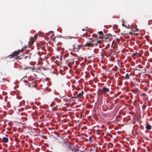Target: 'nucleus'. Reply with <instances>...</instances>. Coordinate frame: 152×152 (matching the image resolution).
I'll return each mask as SVG.
<instances>
[{"mask_svg": "<svg viewBox=\"0 0 152 152\" xmlns=\"http://www.w3.org/2000/svg\"><path fill=\"white\" fill-rule=\"evenodd\" d=\"M23 50V49H22L14 51L12 54H10L9 56L8 57L10 58H14L15 59H19V57L18 56L20 53H21Z\"/></svg>", "mask_w": 152, "mask_h": 152, "instance_id": "f257e3e1", "label": "nucleus"}, {"mask_svg": "<svg viewBox=\"0 0 152 152\" xmlns=\"http://www.w3.org/2000/svg\"><path fill=\"white\" fill-rule=\"evenodd\" d=\"M37 37V34H36L34 35L33 37H31L29 43L30 45H32L34 43V41L36 40Z\"/></svg>", "mask_w": 152, "mask_h": 152, "instance_id": "f03ea898", "label": "nucleus"}, {"mask_svg": "<svg viewBox=\"0 0 152 152\" xmlns=\"http://www.w3.org/2000/svg\"><path fill=\"white\" fill-rule=\"evenodd\" d=\"M84 94L83 91H77V98H81Z\"/></svg>", "mask_w": 152, "mask_h": 152, "instance_id": "7ed1b4c3", "label": "nucleus"}, {"mask_svg": "<svg viewBox=\"0 0 152 152\" xmlns=\"http://www.w3.org/2000/svg\"><path fill=\"white\" fill-rule=\"evenodd\" d=\"M84 148L83 146H78V145H77V152H84L83 151Z\"/></svg>", "mask_w": 152, "mask_h": 152, "instance_id": "20e7f679", "label": "nucleus"}, {"mask_svg": "<svg viewBox=\"0 0 152 152\" xmlns=\"http://www.w3.org/2000/svg\"><path fill=\"white\" fill-rule=\"evenodd\" d=\"M110 90L109 88L104 86L102 87V92L104 93L105 94L109 92Z\"/></svg>", "mask_w": 152, "mask_h": 152, "instance_id": "39448f33", "label": "nucleus"}, {"mask_svg": "<svg viewBox=\"0 0 152 152\" xmlns=\"http://www.w3.org/2000/svg\"><path fill=\"white\" fill-rule=\"evenodd\" d=\"M94 44L91 43V42L88 43L87 42L85 45H84L83 46L85 47H91L94 46Z\"/></svg>", "mask_w": 152, "mask_h": 152, "instance_id": "423d86ee", "label": "nucleus"}, {"mask_svg": "<svg viewBox=\"0 0 152 152\" xmlns=\"http://www.w3.org/2000/svg\"><path fill=\"white\" fill-rule=\"evenodd\" d=\"M109 36L106 35V36H104V41L105 42H109L110 41V39L109 38Z\"/></svg>", "mask_w": 152, "mask_h": 152, "instance_id": "0eeeda50", "label": "nucleus"}, {"mask_svg": "<svg viewBox=\"0 0 152 152\" xmlns=\"http://www.w3.org/2000/svg\"><path fill=\"white\" fill-rule=\"evenodd\" d=\"M93 40L94 41H93V42H94L95 41L96 42V43L95 42L94 44V45L96 46L97 45H98L99 44H100L102 42L101 41L98 40L97 39H96L95 38L93 39Z\"/></svg>", "mask_w": 152, "mask_h": 152, "instance_id": "6e6552de", "label": "nucleus"}, {"mask_svg": "<svg viewBox=\"0 0 152 152\" xmlns=\"http://www.w3.org/2000/svg\"><path fill=\"white\" fill-rule=\"evenodd\" d=\"M8 140V139L7 137H4L3 138V142L4 143H7Z\"/></svg>", "mask_w": 152, "mask_h": 152, "instance_id": "1a4fd4ad", "label": "nucleus"}, {"mask_svg": "<svg viewBox=\"0 0 152 152\" xmlns=\"http://www.w3.org/2000/svg\"><path fill=\"white\" fill-rule=\"evenodd\" d=\"M145 128L148 130H150L151 129V126L148 124H147Z\"/></svg>", "mask_w": 152, "mask_h": 152, "instance_id": "9d476101", "label": "nucleus"}, {"mask_svg": "<svg viewBox=\"0 0 152 152\" xmlns=\"http://www.w3.org/2000/svg\"><path fill=\"white\" fill-rule=\"evenodd\" d=\"M124 78L126 80L129 79L130 77L129 74L128 73H126L125 75V77H124Z\"/></svg>", "mask_w": 152, "mask_h": 152, "instance_id": "9b49d317", "label": "nucleus"}, {"mask_svg": "<svg viewBox=\"0 0 152 152\" xmlns=\"http://www.w3.org/2000/svg\"><path fill=\"white\" fill-rule=\"evenodd\" d=\"M70 148H69L67 150V152H68V151H74V152H76V150H75V149H73V148L71 146L70 147Z\"/></svg>", "mask_w": 152, "mask_h": 152, "instance_id": "f8f14e48", "label": "nucleus"}, {"mask_svg": "<svg viewBox=\"0 0 152 152\" xmlns=\"http://www.w3.org/2000/svg\"><path fill=\"white\" fill-rule=\"evenodd\" d=\"M132 56L133 57H136V56L137 57H139V56H138V54L137 52H136L135 53L133 54H132Z\"/></svg>", "mask_w": 152, "mask_h": 152, "instance_id": "ddd939ff", "label": "nucleus"}, {"mask_svg": "<svg viewBox=\"0 0 152 152\" xmlns=\"http://www.w3.org/2000/svg\"><path fill=\"white\" fill-rule=\"evenodd\" d=\"M48 58L47 56H45L43 58H42L40 57V60H41L45 61Z\"/></svg>", "mask_w": 152, "mask_h": 152, "instance_id": "4468645a", "label": "nucleus"}, {"mask_svg": "<svg viewBox=\"0 0 152 152\" xmlns=\"http://www.w3.org/2000/svg\"><path fill=\"white\" fill-rule=\"evenodd\" d=\"M138 89H133L132 90V91L134 93H137L138 92Z\"/></svg>", "mask_w": 152, "mask_h": 152, "instance_id": "2eb2a0df", "label": "nucleus"}, {"mask_svg": "<svg viewBox=\"0 0 152 152\" xmlns=\"http://www.w3.org/2000/svg\"><path fill=\"white\" fill-rule=\"evenodd\" d=\"M83 46V45L82 44H80V45H78L77 46V49L78 50H79L81 48H82Z\"/></svg>", "mask_w": 152, "mask_h": 152, "instance_id": "dca6fc26", "label": "nucleus"}, {"mask_svg": "<svg viewBox=\"0 0 152 152\" xmlns=\"http://www.w3.org/2000/svg\"><path fill=\"white\" fill-rule=\"evenodd\" d=\"M82 126V123H79L78 125V127L79 129H80V127H81Z\"/></svg>", "mask_w": 152, "mask_h": 152, "instance_id": "f3484780", "label": "nucleus"}, {"mask_svg": "<svg viewBox=\"0 0 152 152\" xmlns=\"http://www.w3.org/2000/svg\"><path fill=\"white\" fill-rule=\"evenodd\" d=\"M130 82V86L132 87H134L135 86V85L134 84V83H133L132 81H131Z\"/></svg>", "mask_w": 152, "mask_h": 152, "instance_id": "a211bd4d", "label": "nucleus"}, {"mask_svg": "<svg viewBox=\"0 0 152 152\" xmlns=\"http://www.w3.org/2000/svg\"><path fill=\"white\" fill-rule=\"evenodd\" d=\"M104 38V35H99L98 38L100 39H103Z\"/></svg>", "mask_w": 152, "mask_h": 152, "instance_id": "6ab92c4d", "label": "nucleus"}, {"mask_svg": "<svg viewBox=\"0 0 152 152\" xmlns=\"http://www.w3.org/2000/svg\"><path fill=\"white\" fill-rule=\"evenodd\" d=\"M71 49L72 50H74L75 49V45H72L71 46Z\"/></svg>", "mask_w": 152, "mask_h": 152, "instance_id": "aec40b11", "label": "nucleus"}, {"mask_svg": "<svg viewBox=\"0 0 152 152\" xmlns=\"http://www.w3.org/2000/svg\"><path fill=\"white\" fill-rule=\"evenodd\" d=\"M113 105V103L112 102H110V103H109V104H108V105L110 106V107L112 106Z\"/></svg>", "mask_w": 152, "mask_h": 152, "instance_id": "412c9836", "label": "nucleus"}, {"mask_svg": "<svg viewBox=\"0 0 152 152\" xmlns=\"http://www.w3.org/2000/svg\"><path fill=\"white\" fill-rule=\"evenodd\" d=\"M98 33H99V35H104L103 34V32L102 31L98 32Z\"/></svg>", "mask_w": 152, "mask_h": 152, "instance_id": "4be33fe9", "label": "nucleus"}, {"mask_svg": "<svg viewBox=\"0 0 152 152\" xmlns=\"http://www.w3.org/2000/svg\"><path fill=\"white\" fill-rule=\"evenodd\" d=\"M97 36H98L96 34H93L92 35V37H93L96 38V37H97Z\"/></svg>", "mask_w": 152, "mask_h": 152, "instance_id": "5701e85b", "label": "nucleus"}, {"mask_svg": "<svg viewBox=\"0 0 152 152\" xmlns=\"http://www.w3.org/2000/svg\"><path fill=\"white\" fill-rule=\"evenodd\" d=\"M89 142H92V139L91 137H90L89 138Z\"/></svg>", "mask_w": 152, "mask_h": 152, "instance_id": "b1692460", "label": "nucleus"}, {"mask_svg": "<svg viewBox=\"0 0 152 152\" xmlns=\"http://www.w3.org/2000/svg\"><path fill=\"white\" fill-rule=\"evenodd\" d=\"M89 39L91 41V42H93V41H94L93 38H89Z\"/></svg>", "mask_w": 152, "mask_h": 152, "instance_id": "393cba45", "label": "nucleus"}, {"mask_svg": "<svg viewBox=\"0 0 152 152\" xmlns=\"http://www.w3.org/2000/svg\"><path fill=\"white\" fill-rule=\"evenodd\" d=\"M77 90L78 91H80V88L79 87H77Z\"/></svg>", "mask_w": 152, "mask_h": 152, "instance_id": "a878e982", "label": "nucleus"}, {"mask_svg": "<svg viewBox=\"0 0 152 152\" xmlns=\"http://www.w3.org/2000/svg\"><path fill=\"white\" fill-rule=\"evenodd\" d=\"M138 67H139V68H143V66L140 65H138Z\"/></svg>", "mask_w": 152, "mask_h": 152, "instance_id": "bb28decb", "label": "nucleus"}, {"mask_svg": "<svg viewBox=\"0 0 152 152\" xmlns=\"http://www.w3.org/2000/svg\"><path fill=\"white\" fill-rule=\"evenodd\" d=\"M15 140L16 141L18 142H20L19 140L17 138H16L15 139Z\"/></svg>", "mask_w": 152, "mask_h": 152, "instance_id": "cd10ccee", "label": "nucleus"}, {"mask_svg": "<svg viewBox=\"0 0 152 152\" xmlns=\"http://www.w3.org/2000/svg\"><path fill=\"white\" fill-rule=\"evenodd\" d=\"M149 50L150 51L152 52V47L150 48Z\"/></svg>", "mask_w": 152, "mask_h": 152, "instance_id": "c85d7f7f", "label": "nucleus"}, {"mask_svg": "<svg viewBox=\"0 0 152 152\" xmlns=\"http://www.w3.org/2000/svg\"><path fill=\"white\" fill-rule=\"evenodd\" d=\"M23 81L25 83H28V81L26 80H23Z\"/></svg>", "mask_w": 152, "mask_h": 152, "instance_id": "c756f323", "label": "nucleus"}, {"mask_svg": "<svg viewBox=\"0 0 152 152\" xmlns=\"http://www.w3.org/2000/svg\"><path fill=\"white\" fill-rule=\"evenodd\" d=\"M37 54L39 57L41 56V55L39 52Z\"/></svg>", "mask_w": 152, "mask_h": 152, "instance_id": "7c9ffc66", "label": "nucleus"}, {"mask_svg": "<svg viewBox=\"0 0 152 152\" xmlns=\"http://www.w3.org/2000/svg\"><path fill=\"white\" fill-rule=\"evenodd\" d=\"M129 34L132 35L133 34V33L132 32H131L129 33Z\"/></svg>", "mask_w": 152, "mask_h": 152, "instance_id": "2f4dec72", "label": "nucleus"}, {"mask_svg": "<svg viewBox=\"0 0 152 152\" xmlns=\"http://www.w3.org/2000/svg\"><path fill=\"white\" fill-rule=\"evenodd\" d=\"M134 69V70H138V69H137V67H136V68H135ZM140 70H139V71H140Z\"/></svg>", "mask_w": 152, "mask_h": 152, "instance_id": "473e14b6", "label": "nucleus"}, {"mask_svg": "<svg viewBox=\"0 0 152 152\" xmlns=\"http://www.w3.org/2000/svg\"><path fill=\"white\" fill-rule=\"evenodd\" d=\"M91 74L92 75L94 76V74L93 72H91Z\"/></svg>", "mask_w": 152, "mask_h": 152, "instance_id": "72a5a7b5", "label": "nucleus"}, {"mask_svg": "<svg viewBox=\"0 0 152 152\" xmlns=\"http://www.w3.org/2000/svg\"><path fill=\"white\" fill-rule=\"evenodd\" d=\"M27 86L28 87H30V85L29 84L28 85H27Z\"/></svg>", "mask_w": 152, "mask_h": 152, "instance_id": "f704fd0d", "label": "nucleus"}, {"mask_svg": "<svg viewBox=\"0 0 152 152\" xmlns=\"http://www.w3.org/2000/svg\"><path fill=\"white\" fill-rule=\"evenodd\" d=\"M134 81H137V79H134Z\"/></svg>", "mask_w": 152, "mask_h": 152, "instance_id": "c9c22d12", "label": "nucleus"}, {"mask_svg": "<svg viewBox=\"0 0 152 152\" xmlns=\"http://www.w3.org/2000/svg\"><path fill=\"white\" fill-rule=\"evenodd\" d=\"M80 110V109H79V108H78V109H77V110Z\"/></svg>", "mask_w": 152, "mask_h": 152, "instance_id": "e433bc0d", "label": "nucleus"}, {"mask_svg": "<svg viewBox=\"0 0 152 152\" xmlns=\"http://www.w3.org/2000/svg\"><path fill=\"white\" fill-rule=\"evenodd\" d=\"M76 73H77V74H78V72L77 70V72H76Z\"/></svg>", "mask_w": 152, "mask_h": 152, "instance_id": "4c0bfd02", "label": "nucleus"}, {"mask_svg": "<svg viewBox=\"0 0 152 152\" xmlns=\"http://www.w3.org/2000/svg\"><path fill=\"white\" fill-rule=\"evenodd\" d=\"M77 64H79V63L77 61V63H76Z\"/></svg>", "mask_w": 152, "mask_h": 152, "instance_id": "58836bf2", "label": "nucleus"}, {"mask_svg": "<svg viewBox=\"0 0 152 152\" xmlns=\"http://www.w3.org/2000/svg\"><path fill=\"white\" fill-rule=\"evenodd\" d=\"M76 139H77V140H78V138H77Z\"/></svg>", "mask_w": 152, "mask_h": 152, "instance_id": "ea45409f", "label": "nucleus"}, {"mask_svg": "<svg viewBox=\"0 0 152 152\" xmlns=\"http://www.w3.org/2000/svg\"><path fill=\"white\" fill-rule=\"evenodd\" d=\"M56 58H58V56H56Z\"/></svg>", "mask_w": 152, "mask_h": 152, "instance_id": "a19ab883", "label": "nucleus"}, {"mask_svg": "<svg viewBox=\"0 0 152 152\" xmlns=\"http://www.w3.org/2000/svg\"><path fill=\"white\" fill-rule=\"evenodd\" d=\"M71 63H72V64H74V62H71Z\"/></svg>", "mask_w": 152, "mask_h": 152, "instance_id": "79ce46f5", "label": "nucleus"}, {"mask_svg": "<svg viewBox=\"0 0 152 152\" xmlns=\"http://www.w3.org/2000/svg\"><path fill=\"white\" fill-rule=\"evenodd\" d=\"M75 129H76V126L75 128Z\"/></svg>", "mask_w": 152, "mask_h": 152, "instance_id": "37998d69", "label": "nucleus"}, {"mask_svg": "<svg viewBox=\"0 0 152 152\" xmlns=\"http://www.w3.org/2000/svg\"><path fill=\"white\" fill-rule=\"evenodd\" d=\"M83 127H82V128H81V130H82V129H83Z\"/></svg>", "mask_w": 152, "mask_h": 152, "instance_id": "c03bdc74", "label": "nucleus"}, {"mask_svg": "<svg viewBox=\"0 0 152 152\" xmlns=\"http://www.w3.org/2000/svg\"><path fill=\"white\" fill-rule=\"evenodd\" d=\"M6 136H8V135H7V134H6Z\"/></svg>", "mask_w": 152, "mask_h": 152, "instance_id": "a18cd8bd", "label": "nucleus"}, {"mask_svg": "<svg viewBox=\"0 0 152 152\" xmlns=\"http://www.w3.org/2000/svg\"><path fill=\"white\" fill-rule=\"evenodd\" d=\"M127 28H130V27H127Z\"/></svg>", "mask_w": 152, "mask_h": 152, "instance_id": "49530a36", "label": "nucleus"}, {"mask_svg": "<svg viewBox=\"0 0 152 152\" xmlns=\"http://www.w3.org/2000/svg\"><path fill=\"white\" fill-rule=\"evenodd\" d=\"M76 117H79L78 115L77 116H77H76Z\"/></svg>", "mask_w": 152, "mask_h": 152, "instance_id": "de8ad7c7", "label": "nucleus"}, {"mask_svg": "<svg viewBox=\"0 0 152 152\" xmlns=\"http://www.w3.org/2000/svg\"><path fill=\"white\" fill-rule=\"evenodd\" d=\"M22 142H24V141H23V140H22Z\"/></svg>", "mask_w": 152, "mask_h": 152, "instance_id": "09e8293b", "label": "nucleus"}, {"mask_svg": "<svg viewBox=\"0 0 152 152\" xmlns=\"http://www.w3.org/2000/svg\"><path fill=\"white\" fill-rule=\"evenodd\" d=\"M90 58V57H88V58Z\"/></svg>", "mask_w": 152, "mask_h": 152, "instance_id": "8fccbe9b", "label": "nucleus"}, {"mask_svg": "<svg viewBox=\"0 0 152 152\" xmlns=\"http://www.w3.org/2000/svg\"><path fill=\"white\" fill-rule=\"evenodd\" d=\"M134 123H135V122H134L133 123V124H134Z\"/></svg>", "mask_w": 152, "mask_h": 152, "instance_id": "3c124183", "label": "nucleus"}, {"mask_svg": "<svg viewBox=\"0 0 152 152\" xmlns=\"http://www.w3.org/2000/svg\"><path fill=\"white\" fill-rule=\"evenodd\" d=\"M75 72L76 73V70L75 71Z\"/></svg>", "mask_w": 152, "mask_h": 152, "instance_id": "603ef678", "label": "nucleus"}, {"mask_svg": "<svg viewBox=\"0 0 152 152\" xmlns=\"http://www.w3.org/2000/svg\"><path fill=\"white\" fill-rule=\"evenodd\" d=\"M4 78L3 79V80H4Z\"/></svg>", "mask_w": 152, "mask_h": 152, "instance_id": "864d4df0", "label": "nucleus"}, {"mask_svg": "<svg viewBox=\"0 0 152 152\" xmlns=\"http://www.w3.org/2000/svg\"><path fill=\"white\" fill-rule=\"evenodd\" d=\"M134 150V149H133V151Z\"/></svg>", "mask_w": 152, "mask_h": 152, "instance_id": "5fc2aeb1", "label": "nucleus"}]
</instances>
